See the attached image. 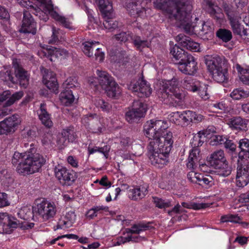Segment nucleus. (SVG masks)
Instances as JSON below:
<instances>
[{"mask_svg": "<svg viewBox=\"0 0 249 249\" xmlns=\"http://www.w3.org/2000/svg\"><path fill=\"white\" fill-rule=\"evenodd\" d=\"M96 74L99 78V84L105 90L107 95L115 97L121 93L118 85L109 73L106 71L97 70Z\"/></svg>", "mask_w": 249, "mask_h": 249, "instance_id": "0eeeda50", "label": "nucleus"}, {"mask_svg": "<svg viewBox=\"0 0 249 249\" xmlns=\"http://www.w3.org/2000/svg\"><path fill=\"white\" fill-rule=\"evenodd\" d=\"M181 205L185 208L193 209L194 210H200L201 209H204L210 206L209 203H192L190 204H188L185 202H182Z\"/></svg>", "mask_w": 249, "mask_h": 249, "instance_id": "49530a36", "label": "nucleus"}, {"mask_svg": "<svg viewBox=\"0 0 249 249\" xmlns=\"http://www.w3.org/2000/svg\"><path fill=\"white\" fill-rule=\"evenodd\" d=\"M176 40L182 47L188 50L193 52H197L199 50V44L183 34L178 35L176 37Z\"/></svg>", "mask_w": 249, "mask_h": 249, "instance_id": "412c9836", "label": "nucleus"}, {"mask_svg": "<svg viewBox=\"0 0 249 249\" xmlns=\"http://www.w3.org/2000/svg\"><path fill=\"white\" fill-rule=\"evenodd\" d=\"M76 220V215L74 211L68 212L64 217H61L54 230L71 227Z\"/></svg>", "mask_w": 249, "mask_h": 249, "instance_id": "4be33fe9", "label": "nucleus"}, {"mask_svg": "<svg viewBox=\"0 0 249 249\" xmlns=\"http://www.w3.org/2000/svg\"><path fill=\"white\" fill-rule=\"evenodd\" d=\"M187 4L184 0H172L168 1L160 0L154 2V7L156 9L162 10L169 18L176 21L180 19V15Z\"/></svg>", "mask_w": 249, "mask_h": 249, "instance_id": "20e7f679", "label": "nucleus"}, {"mask_svg": "<svg viewBox=\"0 0 249 249\" xmlns=\"http://www.w3.org/2000/svg\"><path fill=\"white\" fill-rule=\"evenodd\" d=\"M20 32L23 33H31L36 34V23L31 15V13L27 10L23 12V18L22 24Z\"/></svg>", "mask_w": 249, "mask_h": 249, "instance_id": "f3484780", "label": "nucleus"}, {"mask_svg": "<svg viewBox=\"0 0 249 249\" xmlns=\"http://www.w3.org/2000/svg\"><path fill=\"white\" fill-rule=\"evenodd\" d=\"M61 34V31L56 29L54 27L52 28V35L51 39L49 40V43L50 44H55L57 43L60 39H61L60 35Z\"/></svg>", "mask_w": 249, "mask_h": 249, "instance_id": "864d4df0", "label": "nucleus"}, {"mask_svg": "<svg viewBox=\"0 0 249 249\" xmlns=\"http://www.w3.org/2000/svg\"><path fill=\"white\" fill-rule=\"evenodd\" d=\"M108 151V148L107 146H104L103 147H99L97 146H95L93 148L88 147V153L89 155L92 154L95 152H99L104 154V155L107 157V151Z\"/></svg>", "mask_w": 249, "mask_h": 249, "instance_id": "e2e57ef3", "label": "nucleus"}, {"mask_svg": "<svg viewBox=\"0 0 249 249\" xmlns=\"http://www.w3.org/2000/svg\"><path fill=\"white\" fill-rule=\"evenodd\" d=\"M0 78L4 81H10L14 83V78L11 72L8 70L2 71L0 72Z\"/></svg>", "mask_w": 249, "mask_h": 249, "instance_id": "0e129e2a", "label": "nucleus"}, {"mask_svg": "<svg viewBox=\"0 0 249 249\" xmlns=\"http://www.w3.org/2000/svg\"><path fill=\"white\" fill-rule=\"evenodd\" d=\"M148 229V226L146 225H135L128 229V232L131 233L139 234L141 232L145 231Z\"/></svg>", "mask_w": 249, "mask_h": 249, "instance_id": "052dcab7", "label": "nucleus"}, {"mask_svg": "<svg viewBox=\"0 0 249 249\" xmlns=\"http://www.w3.org/2000/svg\"><path fill=\"white\" fill-rule=\"evenodd\" d=\"M206 64L214 81L218 83H222L227 80L228 69L221 58L216 56L207 59Z\"/></svg>", "mask_w": 249, "mask_h": 249, "instance_id": "423d86ee", "label": "nucleus"}, {"mask_svg": "<svg viewBox=\"0 0 249 249\" xmlns=\"http://www.w3.org/2000/svg\"><path fill=\"white\" fill-rule=\"evenodd\" d=\"M224 8L228 18L239 14L236 12L235 8L230 4H225Z\"/></svg>", "mask_w": 249, "mask_h": 249, "instance_id": "774afa93", "label": "nucleus"}, {"mask_svg": "<svg viewBox=\"0 0 249 249\" xmlns=\"http://www.w3.org/2000/svg\"><path fill=\"white\" fill-rule=\"evenodd\" d=\"M217 36L225 42H228L231 38V33L230 31L220 29L216 33Z\"/></svg>", "mask_w": 249, "mask_h": 249, "instance_id": "603ef678", "label": "nucleus"}, {"mask_svg": "<svg viewBox=\"0 0 249 249\" xmlns=\"http://www.w3.org/2000/svg\"><path fill=\"white\" fill-rule=\"evenodd\" d=\"M249 165L248 161L239 163L236 177V185L239 187H243L249 182Z\"/></svg>", "mask_w": 249, "mask_h": 249, "instance_id": "dca6fc26", "label": "nucleus"}, {"mask_svg": "<svg viewBox=\"0 0 249 249\" xmlns=\"http://www.w3.org/2000/svg\"><path fill=\"white\" fill-rule=\"evenodd\" d=\"M182 86L187 90L195 92L198 90L200 82L191 77H185L181 81Z\"/></svg>", "mask_w": 249, "mask_h": 249, "instance_id": "7c9ffc66", "label": "nucleus"}, {"mask_svg": "<svg viewBox=\"0 0 249 249\" xmlns=\"http://www.w3.org/2000/svg\"><path fill=\"white\" fill-rule=\"evenodd\" d=\"M185 117L184 120L185 124H188L193 121L196 122H200L203 119V116L201 115H197L196 112L190 110L184 111Z\"/></svg>", "mask_w": 249, "mask_h": 249, "instance_id": "58836bf2", "label": "nucleus"}, {"mask_svg": "<svg viewBox=\"0 0 249 249\" xmlns=\"http://www.w3.org/2000/svg\"><path fill=\"white\" fill-rule=\"evenodd\" d=\"M32 214L33 213L30 207L27 206L21 208L18 213V215L19 218L26 220L29 219Z\"/></svg>", "mask_w": 249, "mask_h": 249, "instance_id": "c03bdc74", "label": "nucleus"}, {"mask_svg": "<svg viewBox=\"0 0 249 249\" xmlns=\"http://www.w3.org/2000/svg\"><path fill=\"white\" fill-rule=\"evenodd\" d=\"M19 115L14 114L0 122V135L13 133L21 123Z\"/></svg>", "mask_w": 249, "mask_h": 249, "instance_id": "9d476101", "label": "nucleus"}, {"mask_svg": "<svg viewBox=\"0 0 249 249\" xmlns=\"http://www.w3.org/2000/svg\"><path fill=\"white\" fill-rule=\"evenodd\" d=\"M45 160L34 149L24 153L15 152L12 158V163L17 165L16 171L22 175L37 172L45 163Z\"/></svg>", "mask_w": 249, "mask_h": 249, "instance_id": "f03ea898", "label": "nucleus"}, {"mask_svg": "<svg viewBox=\"0 0 249 249\" xmlns=\"http://www.w3.org/2000/svg\"><path fill=\"white\" fill-rule=\"evenodd\" d=\"M19 224L15 217L7 213H0V233L9 234Z\"/></svg>", "mask_w": 249, "mask_h": 249, "instance_id": "f8f14e48", "label": "nucleus"}, {"mask_svg": "<svg viewBox=\"0 0 249 249\" xmlns=\"http://www.w3.org/2000/svg\"><path fill=\"white\" fill-rule=\"evenodd\" d=\"M129 89L140 97H148L152 93L150 85L142 78L131 82Z\"/></svg>", "mask_w": 249, "mask_h": 249, "instance_id": "ddd939ff", "label": "nucleus"}, {"mask_svg": "<svg viewBox=\"0 0 249 249\" xmlns=\"http://www.w3.org/2000/svg\"><path fill=\"white\" fill-rule=\"evenodd\" d=\"M146 111L145 105L139 101H134L132 108L126 113V120L130 123L137 122L144 116Z\"/></svg>", "mask_w": 249, "mask_h": 249, "instance_id": "9b49d317", "label": "nucleus"}, {"mask_svg": "<svg viewBox=\"0 0 249 249\" xmlns=\"http://www.w3.org/2000/svg\"><path fill=\"white\" fill-rule=\"evenodd\" d=\"M62 86L64 88L70 89L71 88L79 87V84L75 78L69 77L63 83Z\"/></svg>", "mask_w": 249, "mask_h": 249, "instance_id": "6e6d98bb", "label": "nucleus"}, {"mask_svg": "<svg viewBox=\"0 0 249 249\" xmlns=\"http://www.w3.org/2000/svg\"><path fill=\"white\" fill-rule=\"evenodd\" d=\"M231 97L235 100H240L249 96V91L245 90L241 88L234 89L230 94Z\"/></svg>", "mask_w": 249, "mask_h": 249, "instance_id": "79ce46f5", "label": "nucleus"}, {"mask_svg": "<svg viewBox=\"0 0 249 249\" xmlns=\"http://www.w3.org/2000/svg\"><path fill=\"white\" fill-rule=\"evenodd\" d=\"M197 92L201 98L205 100L210 98V92L208 90V86L207 85L200 83V86Z\"/></svg>", "mask_w": 249, "mask_h": 249, "instance_id": "8fccbe9b", "label": "nucleus"}, {"mask_svg": "<svg viewBox=\"0 0 249 249\" xmlns=\"http://www.w3.org/2000/svg\"><path fill=\"white\" fill-rule=\"evenodd\" d=\"M43 81L46 86L52 91L57 90L58 84L55 74L53 72L48 71L43 76Z\"/></svg>", "mask_w": 249, "mask_h": 249, "instance_id": "a878e982", "label": "nucleus"}, {"mask_svg": "<svg viewBox=\"0 0 249 249\" xmlns=\"http://www.w3.org/2000/svg\"><path fill=\"white\" fill-rule=\"evenodd\" d=\"M239 147L241 150L239 156H242L244 159H249V140L246 138L240 140L239 142Z\"/></svg>", "mask_w": 249, "mask_h": 249, "instance_id": "ea45409f", "label": "nucleus"}, {"mask_svg": "<svg viewBox=\"0 0 249 249\" xmlns=\"http://www.w3.org/2000/svg\"><path fill=\"white\" fill-rule=\"evenodd\" d=\"M12 63L15 69V75L19 81L20 85L26 88L29 83V76L27 71L23 69L18 59H13Z\"/></svg>", "mask_w": 249, "mask_h": 249, "instance_id": "aec40b11", "label": "nucleus"}, {"mask_svg": "<svg viewBox=\"0 0 249 249\" xmlns=\"http://www.w3.org/2000/svg\"><path fill=\"white\" fill-rule=\"evenodd\" d=\"M73 127L70 126L63 129L61 135L66 138L70 142H72L74 139V134Z\"/></svg>", "mask_w": 249, "mask_h": 249, "instance_id": "5fc2aeb1", "label": "nucleus"}, {"mask_svg": "<svg viewBox=\"0 0 249 249\" xmlns=\"http://www.w3.org/2000/svg\"><path fill=\"white\" fill-rule=\"evenodd\" d=\"M228 18L234 33L237 35H241L243 27L240 22L241 18L239 14Z\"/></svg>", "mask_w": 249, "mask_h": 249, "instance_id": "f704fd0d", "label": "nucleus"}, {"mask_svg": "<svg viewBox=\"0 0 249 249\" xmlns=\"http://www.w3.org/2000/svg\"><path fill=\"white\" fill-rule=\"evenodd\" d=\"M100 10L105 17L109 18L112 16L113 8L112 4L108 0H98Z\"/></svg>", "mask_w": 249, "mask_h": 249, "instance_id": "2f4dec72", "label": "nucleus"}, {"mask_svg": "<svg viewBox=\"0 0 249 249\" xmlns=\"http://www.w3.org/2000/svg\"><path fill=\"white\" fill-rule=\"evenodd\" d=\"M210 162L213 166L227 162L224 151L219 150L213 152L210 156Z\"/></svg>", "mask_w": 249, "mask_h": 249, "instance_id": "473e14b6", "label": "nucleus"}, {"mask_svg": "<svg viewBox=\"0 0 249 249\" xmlns=\"http://www.w3.org/2000/svg\"><path fill=\"white\" fill-rule=\"evenodd\" d=\"M111 17L109 18H107V19L104 22L103 24L106 29H115L118 27V23L116 20L109 19Z\"/></svg>", "mask_w": 249, "mask_h": 249, "instance_id": "338daca9", "label": "nucleus"}, {"mask_svg": "<svg viewBox=\"0 0 249 249\" xmlns=\"http://www.w3.org/2000/svg\"><path fill=\"white\" fill-rule=\"evenodd\" d=\"M207 4L208 6V11L211 16H214L217 18H220V14L221 13V9L216 5H215L211 0H208Z\"/></svg>", "mask_w": 249, "mask_h": 249, "instance_id": "37998d69", "label": "nucleus"}, {"mask_svg": "<svg viewBox=\"0 0 249 249\" xmlns=\"http://www.w3.org/2000/svg\"><path fill=\"white\" fill-rule=\"evenodd\" d=\"M179 84L180 81L176 77L160 81L157 84L158 97L165 104L171 106L179 105L185 97L183 91L179 88Z\"/></svg>", "mask_w": 249, "mask_h": 249, "instance_id": "7ed1b4c3", "label": "nucleus"}, {"mask_svg": "<svg viewBox=\"0 0 249 249\" xmlns=\"http://www.w3.org/2000/svg\"><path fill=\"white\" fill-rule=\"evenodd\" d=\"M210 131L215 132L214 128L212 126L205 130L199 131L195 135L190 142L192 147L197 148V147L201 146L205 140V138L208 137V135L210 134Z\"/></svg>", "mask_w": 249, "mask_h": 249, "instance_id": "b1692460", "label": "nucleus"}, {"mask_svg": "<svg viewBox=\"0 0 249 249\" xmlns=\"http://www.w3.org/2000/svg\"><path fill=\"white\" fill-rule=\"evenodd\" d=\"M226 136L220 135H213L210 137V144L212 145H222L224 143Z\"/></svg>", "mask_w": 249, "mask_h": 249, "instance_id": "3c124183", "label": "nucleus"}, {"mask_svg": "<svg viewBox=\"0 0 249 249\" xmlns=\"http://www.w3.org/2000/svg\"><path fill=\"white\" fill-rule=\"evenodd\" d=\"M54 172L55 177L63 185H70L75 180V177L71 172L61 165H56Z\"/></svg>", "mask_w": 249, "mask_h": 249, "instance_id": "4468645a", "label": "nucleus"}, {"mask_svg": "<svg viewBox=\"0 0 249 249\" xmlns=\"http://www.w3.org/2000/svg\"><path fill=\"white\" fill-rule=\"evenodd\" d=\"M10 92L8 90L4 91L2 93L0 94V105L3 102L6 101L3 106L4 108L11 106L23 96V93L22 91L16 92L11 96H10Z\"/></svg>", "mask_w": 249, "mask_h": 249, "instance_id": "5701e85b", "label": "nucleus"}, {"mask_svg": "<svg viewBox=\"0 0 249 249\" xmlns=\"http://www.w3.org/2000/svg\"><path fill=\"white\" fill-rule=\"evenodd\" d=\"M184 117H185L184 111L182 112H175L173 113V121L178 124H185V121L184 120Z\"/></svg>", "mask_w": 249, "mask_h": 249, "instance_id": "680f3d73", "label": "nucleus"}, {"mask_svg": "<svg viewBox=\"0 0 249 249\" xmlns=\"http://www.w3.org/2000/svg\"><path fill=\"white\" fill-rule=\"evenodd\" d=\"M201 175V174L194 171H190L187 174V178L190 182L198 184L199 179H200Z\"/></svg>", "mask_w": 249, "mask_h": 249, "instance_id": "69168bd1", "label": "nucleus"}, {"mask_svg": "<svg viewBox=\"0 0 249 249\" xmlns=\"http://www.w3.org/2000/svg\"><path fill=\"white\" fill-rule=\"evenodd\" d=\"M153 201L156 206L160 209H165L171 206V201L157 197H153Z\"/></svg>", "mask_w": 249, "mask_h": 249, "instance_id": "a18cd8bd", "label": "nucleus"}, {"mask_svg": "<svg viewBox=\"0 0 249 249\" xmlns=\"http://www.w3.org/2000/svg\"><path fill=\"white\" fill-rule=\"evenodd\" d=\"M178 65L179 71L185 74L192 75L196 72L197 62L190 54L182 60L179 61Z\"/></svg>", "mask_w": 249, "mask_h": 249, "instance_id": "2eb2a0df", "label": "nucleus"}, {"mask_svg": "<svg viewBox=\"0 0 249 249\" xmlns=\"http://www.w3.org/2000/svg\"><path fill=\"white\" fill-rule=\"evenodd\" d=\"M143 0H128L126 4L127 11L134 17H143L145 15V9L141 4Z\"/></svg>", "mask_w": 249, "mask_h": 249, "instance_id": "6ab92c4d", "label": "nucleus"}, {"mask_svg": "<svg viewBox=\"0 0 249 249\" xmlns=\"http://www.w3.org/2000/svg\"><path fill=\"white\" fill-rule=\"evenodd\" d=\"M95 105L102 109L104 111H109L111 108V106L102 99H98L95 103Z\"/></svg>", "mask_w": 249, "mask_h": 249, "instance_id": "bf43d9fd", "label": "nucleus"}, {"mask_svg": "<svg viewBox=\"0 0 249 249\" xmlns=\"http://www.w3.org/2000/svg\"><path fill=\"white\" fill-rule=\"evenodd\" d=\"M17 3L20 6L30 9V12L34 13L36 16H38L41 18V16H43L44 13L40 10L34 9L31 2L28 0H17Z\"/></svg>", "mask_w": 249, "mask_h": 249, "instance_id": "a19ab883", "label": "nucleus"}, {"mask_svg": "<svg viewBox=\"0 0 249 249\" xmlns=\"http://www.w3.org/2000/svg\"><path fill=\"white\" fill-rule=\"evenodd\" d=\"M200 150L198 148H193L190 153L188 159L187 166L189 169H194L200 164L201 157L199 155Z\"/></svg>", "mask_w": 249, "mask_h": 249, "instance_id": "c756f323", "label": "nucleus"}, {"mask_svg": "<svg viewBox=\"0 0 249 249\" xmlns=\"http://www.w3.org/2000/svg\"><path fill=\"white\" fill-rule=\"evenodd\" d=\"M85 118L89 121H92V124L90 129L95 133H100L104 129V127L101 124L100 119L96 114H89L86 115Z\"/></svg>", "mask_w": 249, "mask_h": 249, "instance_id": "c85d7f7f", "label": "nucleus"}, {"mask_svg": "<svg viewBox=\"0 0 249 249\" xmlns=\"http://www.w3.org/2000/svg\"><path fill=\"white\" fill-rule=\"evenodd\" d=\"M212 107H213L215 111L218 113L225 112L228 110L227 105L224 101H221L212 104Z\"/></svg>", "mask_w": 249, "mask_h": 249, "instance_id": "4d7b16f0", "label": "nucleus"}, {"mask_svg": "<svg viewBox=\"0 0 249 249\" xmlns=\"http://www.w3.org/2000/svg\"><path fill=\"white\" fill-rule=\"evenodd\" d=\"M213 167L216 170L215 172L220 176L227 177L231 174V168L229 166L227 161Z\"/></svg>", "mask_w": 249, "mask_h": 249, "instance_id": "e433bc0d", "label": "nucleus"}, {"mask_svg": "<svg viewBox=\"0 0 249 249\" xmlns=\"http://www.w3.org/2000/svg\"><path fill=\"white\" fill-rule=\"evenodd\" d=\"M233 68L237 71L240 80L244 84L249 85V67L243 68L237 64Z\"/></svg>", "mask_w": 249, "mask_h": 249, "instance_id": "72a5a7b5", "label": "nucleus"}, {"mask_svg": "<svg viewBox=\"0 0 249 249\" xmlns=\"http://www.w3.org/2000/svg\"><path fill=\"white\" fill-rule=\"evenodd\" d=\"M133 42L135 46L139 50H142L144 47H148L149 42L145 40H142L140 36H134L133 38Z\"/></svg>", "mask_w": 249, "mask_h": 249, "instance_id": "09e8293b", "label": "nucleus"}, {"mask_svg": "<svg viewBox=\"0 0 249 249\" xmlns=\"http://www.w3.org/2000/svg\"><path fill=\"white\" fill-rule=\"evenodd\" d=\"M168 124L163 120H151L144 125L145 135L150 140L147 146L151 163L159 168L168 162L173 143L172 133L167 129Z\"/></svg>", "mask_w": 249, "mask_h": 249, "instance_id": "f257e3e1", "label": "nucleus"}, {"mask_svg": "<svg viewBox=\"0 0 249 249\" xmlns=\"http://www.w3.org/2000/svg\"><path fill=\"white\" fill-rule=\"evenodd\" d=\"M38 114L39 119L43 125L48 128L53 126V124L51 120V115L47 111L45 104L43 103L40 104Z\"/></svg>", "mask_w": 249, "mask_h": 249, "instance_id": "bb28decb", "label": "nucleus"}, {"mask_svg": "<svg viewBox=\"0 0 249 249\" xmlns=\"http://www.w3.org/2000/svg\"><path fill=\"white\" fill-rule=\"evenodd\" d=\"M99 42L86 41L82 43V49L84 53L89 57H92L99 62H102L104 59V53L98 47Z\"/></svg>", "mask_w": 249, "mask_h": 249, "instance_id": "1a4fd4ad", "label": "nucleus"}, {"mask_svg": "<svg viewBox=\"0 0 249 249\" xmlns=\"http://www.w3.org/2000/svg\"><path fill=\"white\" fill-rule=\"evenodd\" d=\"M75 97L71 89H66L60 94L61 103L65 106L71 105L74 101Z\"/></svg>", "mask_w": 249, "mask_h": 249, "instance_id": "c9c22d12", "label": "nucleus"}, {"mask_svg": "<svg viewBox=\"0 0 249 249\" xmlns=\"http://www.w3.org/2000/svg\"><path fill=\"white\" fill-rule=\"evenodd\" d=\"M148 185L146 184L128 188V196L133 200H139L144 198L148 192Z\"/></svg>", "mask_w": 249, "mask_h": 249, "instance_id": "a211bd4d", "label": "nucleus"}, {"mask_svg": "<svg viewBox=\"0 0 249 249\" xmlns=\"http://www.w3.org/2000/svg\"><path fill=\"white\" fill-rule=\"evenodd\" d=\"M106 207L103 206H97L89 210L87 213V217L92 219L97 215V213L101 210H105Z\"/></svg>", "mask_w": 249, "mask_h": 249, "instance_id": "13d9d810", "label": "nucleus"}, {"mask_svg": "<svg viewBox=\"0 0 249 249\" xmlns=\"http://www.w3.org/2000/svg\"><path fill=\"white\" fill-rule=\"evenodd\" d=\"M39 55H41L42 53L43 55L46 56L47 54L48 57L50 56V60L53 61V57L57 58H66L69 55V53L66 50L64 49L54 48L53 49H50L46 50V52L41 51L38 52Z\"/></svg>", "mask_w": 249, "mask_h": 249, "instance_id": "393cba45", "label": "nucleus"}, {"mask_svg": "<svg viewBox=\"0 0 249 249\" xmlns=\"http://www.w3.org/2000/svg\"><path fill=\"white\" fill-rule=\"evenodd\" d=\"M191 10L192 6L188 3L180 15V19H178L177 22L187 33L201 35L202 21L197 23L191 22L190 21Z\"/></svg>", "mask_w": 249, "mask_h": 249, "instance_id": "6e6552de", "label": "nucleus"}, {"mask_svg": "<svg viewBox=\"0 0 249 249\" xmlns=\"http://www.w3.org/2000/svg\"><path fill=\"white\" fill-rule=\"evenodd\" d=\"M214 184L212 177L209 175H201L198 184L205 187H210Z\"/></svg>", "mask_w": 249, "mask_h": 249, "instance_id": "de8ad7c7", "label": "nucleus"}, {"mask_svg": "<svg viewBox=\"0 0 249 249\" xmlns=\"http://www.w3.org/2000/svg\"><path fill=\"white\" fill-rule=\"evenodd\" d=\"M248 121L240 117H233L231 119L229 124L232 129L246 131Z\"/></svg>", "mask_w": 249, "mask_h": 249, "instance_id": "cd10ccee", "label": "nucleus"}, {"mask_svg": "<svg viewBox=\"0 0 249 249\" xmlns=\"http://www.w3.org/2000/svg\"><path fill=\"white\" fill-rule=\"evenodd\" d=\"M170 53L176 60L179 61L185 58L189 53L185 52L183 49L179 48L178 45H175L170 50Z\"/></svg>", "mask_w": 249, "mask_h": 249, "instance_id": "4c0bfd02", "label": "nucleus"}, {"mask_svg": "<svg viewBox=\"0 0 249 249\" xmlns=\"http://www.w3.org/2000/svg\"><path fill=\"white\" fill-rule=\"evenodd\" d=\"M57 212V208L53 202L45 199L38 200L33 207V217L42 221H47L53 218Z\"/></svg>", "mask_w": 249, "mask_h": 249, "instance_id": "39448f33", "label": "nucleus"}]
</instances>
